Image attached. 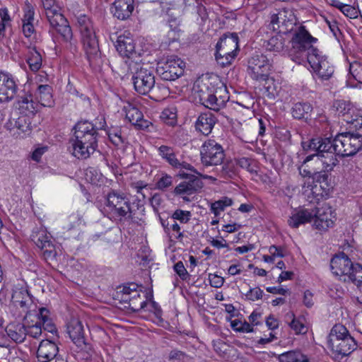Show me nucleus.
<instances>
[{"mask_svg": "<svg viewBox=\"0 0 362 362\" xmlns=\"http://www.w3.org/2000/svg\"><path fill=\"white\" fill-rule=\"evenodd\" d=\"M303 25L299 26L293 33L290 40L288 49L289 58L298 64L306 61L310 65L313 72L322 81L329 80L334 72V67L327 57L313 46L317 42Z\"/></svg>", "mask_w": 362, "mask_h": 362, "instance_id": "f257e3e1", "label": "nucleus"}, {"mask_svg": "<svg viewBox=\"0 0 362 362\" xmlns=\"http://www.w3.org/2000/svg\"><path fill=\"white\" fill-rule=\"evenodd\" d=\"M118 75L124 78L132 76L135 90L139 94L146 95L150 92L158 100L165 98L169 94L167 87L158 84L155 86L153 69L138 61L122 62L119 67H116Z\"/></svg>", "mask_w": 362, "mask_h": 362, "instance_id": "f03ea898", "label": "nucleus"}, {"mask_svg": "<svg viewBox=\"0 0 362 362\" xmlns=\"http://www.w3.org/2000/svg\"><path fill=\"white\" fill-rule=\"evenodd\" d=\"M129 197L124 192L110 189L102 199L96 202L100 212L110 219L129 221L134 218L135 210Z\"/></svg>", "mask_w": 362, "mask_h": 362, "instance_id": "7ed1b4c3", "label": "nucleus"}, {"mask_svg": "<svg viewBox=\"0 0 362 362\" xmlns=\"http://www.w3.org/2000/svg\"><path fill=\"white\" fill-rule=\"evenodd\" d=\"M74 136L69 140L72 154L81 159L88 158L98 147V133L95 124L85 120L80 121L74 127Z\"/></svg>", "mask_w": 362, "mask_h": 362, "instance_id": "20e7f679", "label": "nucleus"}, {"mask_svg": "<svg viewBox=\"0 0 362 362\" xmlns=\"http://www.w3.org/2000/svg\"><path fill=\"white\" fill-rule=\"evenodd\" d=\"M194 89L195 99L204 107L216 112L224 107L229 100L226 87L215 84L209 78L197 81Z\"/></svg>", "mask_w": 362, "mask_h": 362, "instance_id": "39448f33", "label": "nucleus"}, {"mask_svg": "<svg viewBox=\"0 0 362 362\" xmlns=\"http://www.w3.org/2000/svg\"><path fill=\"white\" fill-rule=\"evenodd\" d=\"M76 20L83 49L90 65L93 67L100 66L102 64L101 53L93 23L91 18L85 14H80L76 17Z\"/></svg>", "mask_w": 362, "mask_h": 362, "instance_id": "423d86ee", "label": "nucleus"}, {"mask_svg": "<svg viewBox=\"0 0 362 362\" xmlns=\"http://www.w3.org/2000/svg\"><path fill=\"white\" fill-rule=\"evenodd\" d=\"M332 149L341 157L356 155L362 149V134L351 132L339 134L332 139Z\"/></svg>", "mask_w": 362, "mask_h": 362, "instance_id": "0eeeda50", "label": "nucleus"}, {"mask_svg": "<svg viewBox=\"0 0 362 362\" xmlns=\"http://www.w3.org/2000/svg\"><path fill=\"white\" fill-rule=\"evenodd\" d=\"M11 301L14 306L21 309L16 317L23 318L28 323V317L33 315L37 310L34 297L30 293L27 286H16L13 289Z\"/></svg>", "mask_w": 362, "mask_h": 362, "instance_id": "6e6552de", "label": "nucleus"}, {"mask_svg": "<svg viewBox=\"0 0 362 362\" xmlns=\"http://www.w3.org/2000/svg\"><path fill=\"white\" fill-rule=\"evenodd\" d=\"M185 62L176 55L163 57L157 64L156 72L164 81H175L184 74Z\"/></svg>", "mask_w": 362, "mask_h": 362, "instance_id": "1a4fd4ad", "label": "nucleus"}, {"mask_svg": "<svg viewBox=\"0 0 362 362\" xmlns=\"http://www.w3.org/2000/svg\"><path fill=\"white\" fill-rule=\"evenodd\" d=\"M178 175L184 180L175 187L174 194L180 196L185 202H190V196L200 191L203 187V182L196 175L185 171L179 172Z\"/></svg>", "mask_w": 362, "mask_h": 362, "instance_id": "9d476101", "label": "nucleus"}, {"mask_svg": "<svg viewBox=\"0 0 362 362\" xmlns=\"http://www.w3.org/2000/svg\"><path fill=\"white\" fill-rule=\"evenodd\" d=\"M67 332L72 341L81 352L83 357L89 358L93 354L92 345L86 342L84 337V330L82 322L76 318H72L67 324Z\"/></svg>", "mask_w": 362, "mask_h": 362, "instance_id": "9b49d317", "label": "nucleus"}, {"mask_svg": "<svg viewBox=\"0 0 362 362\" xmlns=\"http://www.w3.org/2000/svg\"><path fill=\"white\" fill-rule=\"evenodd\" d=\"M200 154L202 163L205 166L220 165L225 158L222 146L214 139H208L204 142Z\"/></svg>", "mask_w": 362, "mask_h": 362, "instance_id": "f8f14e48", "label": "nucleus"}, {"mask_svg": "<svg viewBox=\"0 0 362 362\" xmlns=\"http://www.w3.org/2000/svg\"><path fill=\"white\" fill-rule=\"evenodd\" d=\"M272 64L264 54L252 56L247 62V74L255 81H267L270 74Z\"/></svg>", "mask_w": 362, "mask_h": 362, "instance_id": "ddd939ff", "label": "nucleus"}, {"mask_svg": "<svg viewBox=\"0 0 362 362\" xmlns=\"http://www.w3.org/2000/svg\"><path fill=\"white\" fill-rule=\"evenodd\" d=\"M47 21L53 31L58 33L62 38L63 41L70 42L73 37L71 28L67 19L59 12L51 11L47 12Z\"/></svg>", "mask_w": 362, "mask_h": 362, "instance_id": "4468645a", "label": "nucleus"}, {"mask_svg": "<svg viewBox=\"0 0 362 362\" xmlns=\"http://www.w3.org/2000/svg\"><path fill=\"white\" fill-rule=\"evenodd\" d=\"M32 241L42 251L45 259H52L57 255L54 245L50 236L45 229L40 228L33 231L31 235Z\"/></svg>", "mask_w": 362, "mask_h": 362, "instance_id": "2eb2a0df", "label": "nucleus"}, {"mask_svg": "<svg viewBox=\"0 0 362 362\" xmlns=\"http://www.w3.org/2000/svg\"><path fill=\"white\" fill-rule=\"evenodd\" d=\"M336 220V214L331 206L327 204L314 209V226L316 229L326 230L332 227Z\"/></svg>", "mask_w": 362, "mask_h": 362, "instance_id": "dca6fc26", "label": "nucleus"}, {"mask_svg": "<svg viewBox=\"0 0 362 362\" xmlns=\"http://www.w3.org/2000/svg\"><path fill=\"white\" fill-rule=\"evenodd\" d=\"M117 51L123 57L127 58V61H137L140 54L136 49V44L130 33L120 35L115 45Z\"/></svg>", "mask_w": 362, "mask_h": 362, "instance_id": "f3484780", "label": "nucleus"}, {"mask_svg": "<svg viewBox=\"0 0 362 362\" xmlns=\"http://www.w3.org/2000/svg\"><path fill=\"white\" fill-rule=\"evenodd\" d=\"M126 118L138 129L152 132L153 125L149 120L144 118L143 113L134 104L128 103L124 106Z\"/></svg>", "mask_w": 362, "mask_h": 362, "instance_id": "a211bd4d", "label": "nucleus"}, {"mask_svg": "<svg viewBox=\"0 0 362 362\" xmlns=\"http://www.w3.org/2000/svg\"><path fill=\"white\" fill-rule=\"evenodd\" d=\"M15 78L8 72L0 71V103L11 100L17 93Z\"/></svg>", "mask_w": 362, "mask_h": 362, "instance_id": "6ab92c4d", "label": "nucleus"}, {"mask_svg": "<svg viewBox=\"0 0 362 362\" xmlns=\"http://www.w3.org/2000/svg\"><path fill=\"white\" fill-rule=\"evenodd\" d=\"M354 264L344 252H340L332 258L330 268L335 276L344 277L346 281Z\"/></svg>", "mask_w": 362, "mask_h": 362, "instance_id": "aec40b11", "label": "nucleus"}, {"mask_svg": "<svg viewBox=\"0 0 362 362\" xmlns=\"http://www.w3.org/2000/svg\"><path fill=\"white\" fill-rule=\"evenodd\" d=\"M302 146L305 151H314L315 153L306 156L303 163L306 164L314 158L317 157V154L323 153L326 151L332 148V139L330 138H315L312 139L308 142H302Z\"/></svg>", "mask_w": 362, "mask_h": 362, "instance_id": "412c9836", "label": "nucleus"}, {"mask_svg": "<svg viewBox=\"0 0 362 362\" xmlns=\"http://www.w3.org/2000/svg\"><path fill=\"white\" fill-rule=\"evenodd\" d=\"M329 173L330 172L325 171L323 168L320 171L314 170L313 180L316 184L312 186L311 192L316 197L318 196L322 197L328 195L330 187L329 184Z\"/></svg>", "mask_w": 362, "mask_h": 362, "instance_id": "4be33fe9", "label": "nucleus"}, {"mask_svg": "<svg viewBox=\"0 0 362 362\" xmlns=\"http://www.w3.org/2000/svg\"><path fill=\"white\" fill-rule=\"evenodd\" d=\"M239 38L236 33H225L217 42L216 50L221 51L223 54L228 53L238 54L239 51Z\"/></svg>", "mask_w": 362, "mask_h": 362, "instance_id": "5701e85b", "label": "nucleus"}, {"mask_svg": "<svg viewBox=\"0 0 362 362\" xmlns=\"http://www.w3.org/2000/svg\"><path fill=\"white\" fill-rule=\"evenodd\" d=\"M23 15L21 18L22 32L24 36L28 38L30 37L35 32L33 25L35 19V8L28 1H26L23 8Z\"/></svg>", "mask_w": 362, "mask_h": 362, "instance_id": "b1692460", "label": "nucleus"}, {"mask_svg": "<svg viewBox=\"0 0 362 362\" xmlns=\"http://www.w3.org/2000/svg\"><path fill=\"white\" fill-rule=\"evenodd\" d=\"M59 348L57 345L51 340H42L37 351V357L39 362H49L58 358Z\"/></svg>", "mask_w": 362, "mask_h": 362, "instance_id": "393cba45", "label": "nucleus"}, {"mask_svg": "<svg viewBox=\"0 0 362 362\" xmlns=\"http://www.w3.org/2000/svg\"><path fill=\"white\" fill-rule=\"evenodd\" d=\"M134 9V0H115L111 8L113 16L119 20L129 18Z\"/></svg>", "mask_w": 362, "mask_h": 362, "instance_id": "a878e982", "label": "nucleus"}, {"mask_svg": "<svg viewBox=\"0 0 362 362\" xmlns=\"http://www.w3.org/2000/svg\"><path fill=\"white\" fill-rule=\"evenodd\" d=\"M17 108L25 116H32L38 112L40 105L33 100L32 94L26 93L18 98Z\"/></svg>", "mask_w": 362, "mask_h": 362, "instance_id": "bb28decb", "label": "nucleus"}, {"mask_svg": "<svg viewBox=\"0 0 362 362\" xmlns=\"http://www.w3.org/2000/svg\"><path fill=\"white\" fill-rule=\"evenodd\" d=\"M216 120L214 115L209 112L202 113L195 122L196 130L204 135H209L211 132Z\"/></svg>", "mask_w": 362, "mask_h": 362, "instance_id": "cd10ccee", "label": "nucleus"}, {"mask_svg": "<svg viewBox=\"0 0 362 362\" xmlns=\"http://www.w3.org/2000/svg\"><path fill=\"white\" fill-rule=\"evenodd\" d=\"M314 219V209H301L296 211L288 219V225L297 228L301 224L310 223Z\"/></svg>", "mask_w": 362, "mask_h": 362, "instance_id": "c85d7f7f", "label": "nucleus"}, {"mask_svg": "<svg viewBox=\"0 0 362 362\" xmlns=\"http://www.w3.org/2000/svg\"><path fill=\"white\" fill-rule=\"evenodd\" d=\"M35 97L40 106L51 107L54 103L52 88L49 85H39L35 92Z\"/></svg>", "mask_w": 362, "mask_h": 362, "instance_id": "c756f323", "label": "nucleus"}, {"mask_svg": "<svg viewBox=\"0 0 362 362\" xmlns=\"http://www.w3.org/2000/svg\"><path fill=\"white\" fill-rule=\"evenodd\" d=\"M337 151L331 148L329 151H326V152H323V153L317 154L316 161H319L322 164V168L325 171L332 172L334 168L339 163V160L337 158Z\"/></svg>", "mask_w": 362, "mask_h": 362, "instance_id": "7c9ffc66", "label": "nucleus"}, {"mask_svg": "<svg viewBox=\"0 0 362 362\" xmlns=\"http://www.w3.org/2000/svg\"><path fill=\"white\" fill-rule=\"evenodd\" d=\"M8 336L15 342H23L27 336L26 325L21 323L10 324L6 328Z\"/></svg>", "mask_w": 362, "mask_h": 362, "instance_id": "2f4dec72", "label": "nucleus"}, {"mask_svg": "<svg viewBox=\"0 0 362 362\" xmlns=\"http://www.w3.org/2000/svg\"><path fill=\"white\" fill-rule=\"evenodd\" d=\"M157 151L159 156L171 167L180 165V160L177 158V153L173 147L161 145L157 148Z\"/></svg>", "mask_w": 362, "mask_h": 362, "instance_id": "473e14b6", "label": "nucleus"}, {"mask_svg": "<svg viewBox=\"0 0 362 362\" xmlns=\"http://www.w3.org/2000/svg\"><path fill=\"white\" fill-rule=\"evenodd\" d=\"M49 311L46 308H39L38 310L33 315L40 320L42 327L45 331H47L53 334H57V329L52 320L50 319Z\"/></svg>", "mask_w": 362, "mask_h": 362, "instance_id": "72a5a7b5", "label": "nucleus"}, {"mask_svg": "<svg viewBox=\"0 0 362 362\" xmlns=\"http://www.w3.org/2000/svg\"><path fill=\"white\" fill-rule=\"evenodd\" d=\"M332 108L338 113L339 116L343 117L345 122H349L351 117L349 114H353L354 107L349 101L344 100H335L332 105Z\"/></svg>", "mask_w": 362, "mask_h": 362, "instance_id": "f704fd0d", "label": "nucleus"}, {"mask_svg": "<svg viewBox=\"0 0 362 362\" xmlns=\"http://www.w3.org/2000/svg\"><path fill=\"white\" fill-rule=\"evenodd\" d=\"M313 107L308 102L295 103L292 107V115L295 119H308L311 117Z\"/></svg>", "mask_w": 362, "mask_h": 362, "instance_id": "c9c22d12", "label": "nucleus"}, {"mask_svg": "<svg viewBox=\"0 0 362 362\" xmlns=\"http://www.w3.org/2000/svg\"><path fill=\"white\" fill-rule=\"evenodd\" d=\"M270 25L274 31L279 33L286 34L293 30V24L291 21L286 22L285 19L280 18L278 14L274 13L271 16Z\"/></svg>", "mask_w": 362, "mask_h": 362, "instance_id": "e433bc0d", "label": "nucleus"}, {"mask_svg": "<svg viewBox=\"0 0 362 362\" xmlns=\"http://www.w3.org/2000/svg\"><path fill=\"white\" fill-rule=\"evenodd\" d=\"M26 62L30 70L33 72L37 71L42 66V59L40 53L35 47H29Z\"/></svg>", "mask_w": 362, "mask_h": 362, "instance_id": "4c0bfd02", "label": "nucleus"}, {"mask_svg": "<svg viewBox=\"0 0 362 362\" xmlns=\"http://www.w3.org/2000/svg\"><path fill=\"white\" fill-rule=\"evenodd\" d=\"M11 131L13 132V135L17 138H23L25 136L30 134L31 129L30 124L26 122L25 118L19 117L15 122V126L12 128Z\"/></svg>", "mask_w": 362, "mask_h": 362, "instance_id": "58836bf2", "label": "nucleus"}, {"mask_svg": "<svg viewBox=\"0 0 362 362\" xmlns=\"http://www.w3.org/2000/svg\"><path fill=\"white\" fill-rule=\"evenodd\" d=\"M233 201L228 197H223L210 204V211L216 217L220 216L226 207L232 206Z\"/></svg>", "mask_w": 362, "mask_h": 362, "instance_id": "ea45409f", "label": "nucleus"}, {"mask_svg": "<svg viewBox=\"0 0 362 362\" xmlns=\"http://www.w3.org/2000/svg\"><path fill=\"white\" fill-rule=\"evenodd\" d=\"M279 361L281 362H308V359L300 351H291L280 354Z\"/></svg>", "mask_w": 362, "mask_h": 362, "instance_id": "a19ab883", "label": "nucleus"}, {"mask_svg": "<svg viewBox=\"0 0 362 362\" xmlns=\"http://www.w3.org/2000/svg\"><path fill=\"white\" fill-rule=\"evenodd\" d=\"M286 317L291 318L289 327L295 332L296 334H304L308 332V328L305 326L302 319L296 318L293 313H287Z\"/></svg>", "mask_w": 362, "mask_h": 362, "instance_id": "79ce46f5", "label": "nucleus"}, {"mask_svg": "<svg viewBox=\"0 0 362 362\" xmlns=\"http://www.w3.org/2000/svg\"><path fill=\"white\" fill-rule=\"evenodd\" d=\"M83 221V215L80 212L72 213L68 216L64 228L67 230L76 229L82 224Z\"/></svg>", "mask_w": 362, "mask_h": 362, "instance_id": "37998d69", "label": "nucleus"}, {"mask_svg": "<svg viewBox=\"0 0 362 362\" xmlns=\"http://www.w3.org/2000/svg\"><path fill=\"white\" fill-rule=\"evenodd\" d=\"M106 133L110 141L117 146H120L124 143V139L122 136V131L119 127H111L106 130Z\"/></svg>", "mask_w": 362, "mask_h": 362, "instance_id": "c03bdc74", "label": "nucleus"}, {"mask_svg": "<svg viewBox=\"0 0 362 362\" xmlns=\"http://www.w3.org/2000/svg\"><path fill=\"white\" fill-rule=\"evenodd\" d=\"M347 336H351L346 327L342 325H335L331 329L328 337V341H331L333 338L338 339H345Z\"/></svg>", "mask_w": 362, "mask_h": 362, "instance_id": "a18cd8bd", "label": "nucleus"}, {"mask_svg": "<svg viewBox=\"0 0 362 362\" xmlns=\"http://www.w3.org/2000/svg\"><path fill=\"white\" fill-rule=\"evenodd\" d=\"M284 47V41L280 35L273 36L267 41V49L269 51L279 52Z\"/></svg>", "mask_w": 362, "mask_h": 362, "instance_id": "49530a36", "label": "nucleus"}, {"mask_svg": "<svg viewBox=\"0 0 362 362\" xmlns=\"http://www.w3.org/2000/svg\"><path fill=\"white\" fill-rule=\"evenodd\" d=\"M230 327L235 332H238L249 333L254 332L253 327L249 322L238 319L231 320Z\"/></svg>", "mask_w": 362, "mask_h": 362, "instance_id": "de8ad7c7", "label": "nucleus"}, {"mask_svg": "<svg viewBox=\"0 0 362 362\" xmlns=\"http://www.w3.org/2000/svg\"><path fill=\"white\" fill-rule=\"evenodd\" d=\"M349 74L360 83H362V62L354 61L349 62Z\"/></svg>", "mask_w": 362, "mask_h": 362, "instance_id": "09e8293b", "label": "nucleus"}, {"mask_svg": "<svg viewBox=\"0 0 362 362\" xmlns=\"http://www.w3.org/2000/svg\"><path fill=\"white\" fill-rule=\"evenodd\" d=\"M236 57L237 55L234 54H231L228 53L226 54H223L218 50H216L215 53L216 60L222 67L230 65Z\"/></svg>", "mask_w": 362, "mask_h": 362, "instance_id": "8fccbe9b", "label": "nucleus"}, {"mask_svg": "<svg viewBox=\"0 0 362 362\" xmlns=\"http://www.w3.org/2000/svg\"><path fill=\"white\" fill-rule=\"evenodd\" d=\"M162 120L170 126H174L177 123V115L170 109H165L160 115Z\"/></svg>", "mask_w": 362, "mask_h": 362, "instance_id": "3c124183", "label": "nucleus"}, {"mask_svg": "<svg viewBox=\"0 0 362 362\" xmlns=\"http://www.w3.org/2000/svg\"><path fill=\"white\" fill-rule=\"evenodd\" d=\"M192 216V214L189 211H184L182 209L175 210L172 214L171 219L179 221L181 223H187Z\"/></svg>", "mask_w": 362, "mask_h": 362, "instance_id": "603ef678", "label": "nucleus"}, {"mask_svg": "<svg viewBox=\"0 0 362 362\" xmlns=\"http://www.w3.org/2000/svg\"><path fill=\"white\" fill-rule=\"evenodd\" d=\"M358 279H362V265L356 263L350 272L346 280L351 281L356 286V283H358Z\"/></svg>", "mask_w": 362, "mask_h": 362, "instance_id": "864d4df0", "label": "nucleus"}, {"mask_svg": "<svg viewBox=\"0 0 362 362\" xmlns=\"http://www.w3.org/2000/svg\"><path fill=\"white\" fill-rule=\"evenodd\" d=\"M173 185V177L166 173H162L161 177L158 179L156 186L160 190H165Z\"/></svg>", "mask_w": 362, "mask_h": 362, "instance_id": "5fc2aeb1", "label": "nucleus"}, {"mask_svg": "<svg viewBox=\"0 0 362 362\" xmlns=\"http://www.w3.org/2000/svg\"><path fill=\"white\" fill-rule=\"evenodd\" d=\"M27 328V335H30L33 338H38L42 334V323L40 320L35 322V325H26Z\"/></svg>", "mask_w": 362, "mask_h": 362, "instance_id": "6e6d98bb", "label": "nucleus"}, {"mask_svg": "<svg viewBox=\"0 0 362 362\" xmlns=\"http://www.w3.org/2000/svg\"><path fill=\"white\" fill-rule=\"evenodd\" d=\"M138 285L134 283H129L123 286L122 289L120 291L122 293V298H129L132 293H135L136 296L140 298V293L137 291Z\"/></svg>", "mask_w": 362, "mask_h": 362, "instance_id": "4d7b16f0", "label": "nucleus"}, {"mask_svg": "<svg viewBox=\"0 0 362 362\" xmlns=\"http://www.w3.org/2000/svg\"><path fill=\"white\" fill-rule=\"evenodd\" d=\"M263 291L259 287L250 288V290L245 294V300L255 301L259 300L263 296Z\"/></svg>", "mask_w": 362, "mask_h": 362, "instance_id": "13d9d810", "label": "nucleus"}, {"mask_svg": "<svg viewBox=\"0 0 362 362\" xmlns=\"http://www.w3.org/2000/svg\"><path fill=\"white\" fill-rule=\"evenodd\" d=\"M122 300L129 303V307L134 312H138L143 309L146 305L145 300H138L130 298H122Z\"/></svg>", "mask_w": 362, "mask_h": 362, "instance_id": "bf43d9fd", "label": "nucleus"}, {"mask_svg": "<svg viewBox=\"0 0 362 362\" xmlns=\"http://www.w3.org/2000/svg\"><path fill=\"white\" fill-rule=\"evenodd\" d=\"M237 164L242 168L246 169L251 173H257L255 169V165L252 164V160L250 158L243 157L237 160Z\"/></svg>", "mask_w": 362, "mask_h": 362, "instance_id": "052dcab7", "label": "nucleus"}, {"mask_svg": "<svg viewBox=\"0 0 362 362\" xmlns=\"http://www.w3.org/2000/svg\"><path fill=\"white\" fill-rule=\"evenodd\" d=\"M168 22L170 31L173 34V39L178 37L180 32V21L176 18H170Z\"/></svg>", "mask_w": 362, "mask_h": 362, "instance_id": "680f3d73", "label": "nucleus"}, {"mask_svg": "<svg viewBox=\"0 0 362 362\" xmlns=\"http://www.w3.org/2000/svg\"><path fill=\"white\" fill-rule=\"evenodd\" d=\"M174 271L180 276V278L185 281L189 278V274L185 269L182 262L179 261L173 267Z\"/></svg>", "mask_w": 362, "mask_h": 362, "instance_id": "e2e57ef3", "label": "nucleus"}, {"mask_svg": "<svg viewBox=\"0 0 362 362\" xmlns=\"http://www.w3.org/2000/svg\"><path fill=\"white\" fill-rule=\"evenodd\" d=\"M344 16L349 18H356L360 13V11L356 8L355 7L345 4L342 6L341 10L340 11Z\"/></svg>", "mask_w": 362, "mask_h": 362, "instance_id": "0e129e2a", "label": "nucleus"}, {"mask_svg": "<svg viewBox=\"0 0 362 362\" xmlns=\"http://www.w3.org/2000/svg\"><path fill=\"white\" fill-rule=\"evenodd\" d=\"M170 230H172L173 231V234L170 235L171 238H173L175 240L182 239L184 235L183 233L181 231V228L180 225L173 219H171Z\"/></svg>", "mask_w": 362, "mask_h": 362, "instance_id": "69168bd1", "label": "nucleus"}, {"mask_svg": "<svg viewBox=\"0 0 362 362\" xmlns=\"http://www.w3.org/2000/svg\"><path fill=\"white\" fill-rule=\"evenodd\" d=\"M221 176L224 178L232 177L234 175V166L231 163H226L222 165Z\"/></svg>", "mask_w": 362, "mask_h": 362, "instance_id": "338daca9", "label": "nucleus"}, {"mask_svg": "<svg viewBox=\"0 0 362 362\" xmlns=\"http://www.w3.org/2000/svg\"><path fill=\"white\" fill-rule=\"evenodd\" d=\"M210 285L214 288H221L224 283V279L217 274H210L209 275Z\"/></svg>", "mask_w": 362, "mask_h": 362, "instance_id": "774afa93", "label": "nucleus"}]
</instances>
